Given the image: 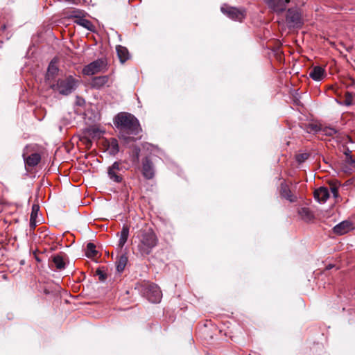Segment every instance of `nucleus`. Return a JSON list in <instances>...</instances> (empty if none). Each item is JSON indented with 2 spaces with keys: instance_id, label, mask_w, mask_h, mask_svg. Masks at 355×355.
<instances>
[{
  "instance_id": "f257e3e1",
  "label": "nucleus",
  "mask_w": 355,
  "mask_h": 355,
  "mask_svg": "<svg viewBox=\"0 0 355 355\" xmlns=\"http://www.w3.org/2000/svg\"><path fill=\"white\" fill-rule=\"evenodd\" d=\"M121 138L128 141L134 140L129 135H137L141 130L139 120L132 114L125 112L118 113L113 119Z\"/></svg>"
},
{
  "instance_id": "f03ea898",
  "label": "nucleus",
  "mask_w": 355,
  "mask_h": 355,
  "mask_svg": "<svg viewBox=\"0 0 355 355\" xmlns=\"http://www.w3.org/2000/svg\"><path fill=\"white\" fill-rule=\"evenodd\" d=\"M137 239V254L142 257L149 255L158 243V238L151 228L141 230Z\"/></svg>"
},
{
  "instance_id": "7ed1b4c3",
  "label": "nucleus",
  "mask_w": 355,
  "mask_h": 355,
  "mask_svg": "<svg viewBox=\"0 0 355 355\" xmlns=\"http://www.w3.org/2000/svg\"><path fill=\"white\" fill-rule=\"evenodd\" d=\"M285 12V24L288 29H301L303 27L304 19L301 8L295 6L286 9Z\"/></svg>"
},
{
  "instance_id": "20e7f679",
  "label": "nucleus",
  "mask_w": 355,
  "mask_h": 355,
  "mask_svg": "<svg viewBox=\"0 0 355 355\" xmlns=\"http://www.w3.org/2000/svg\"><path fill=\"white\" fill-rule=\"evenodd\" d=\"M78 87V80L72 76H69L64 79H58L56 84H53L51 87L59 94L67 96L76 89Z\"/></svg>"
},
{
  "instance_id": "39448f33",
  "label": "nucleus",
  "mask_w": 355,
  "mask_h": 355,
  "mask_svg": "<svg viewBox=\"0 0 355 355\" xmlns=\"http://www.w3.org/2000/svg\"><path fill=\"white\" fill-rule=\"evenodd\" d=\"M221 12L228 18L238 21H242L246 17V10L244 8H236L223 5L220 8Z\"/></svg>"
},
{
  "instance_id": "423d86ee",
  "label": "nucleus",
  "mask_w": 355,
  "mask_h": 355,
  "mask_svg": "<svg viewBox=\"0 0 355 355\" xmlns=\"http://www.w3.org/2000/svg\"><path fill=\"white\" fill-rule=\"evenodd\" d=\"M143 292L148 300L152 303L160 302L162 293L159 287L155 284H147L144 286Z\"/></svg>"
},
{
  "instance_id": "0eeeda50",
  "label": "nucleus",
  "mask_w": 355,
  "mask_h": 355,
  "mask_svg": "<svg viewBox=\"0 0 355 355\" xmlns=\"http://www.w3.org/2000/svg\"><path fill=\"white\" fill-rule=\"evenodd\" d=\"M291 0H264L268 8L277 15L286 11Z\"/></svg>"
},
{
  "instance_id": "6e6552de",
  "label": "nucleus",
  "mask_w": 355,
  "mask_h": 355,
  "mask_svg": "<svg viewBox=\"0 0 355 355\" xmlns=\"http://www.w3.org/2000/svg\"><path fill=\"white\" fill-rule=\"evenodd\" d=\"M123 167L121 163L119 162H114L107 168V175L112 181L120 183L123 180L121 172H123Z\"/></svg>"
},
{
  "instance_id": "1a4fd4ad",
  "label": "nucleus",
  "mask_w": 355,
  "mask_h": 355,
  "mask_svg": "<svg viewBox=\"0 0 355 355\" xmlns=\"http://www.w3.org/2000/svg\"><path fill=\"white\" fill-rule=\"evenodd\" d=\"M105 66V62L102 59H97L83 69V73L86 76H92L100 72Z\"/></svg>"
},
{
  "instance_id": "9d476101",
  "label": "nucleus",
  "mask_w": 355,
  "mask_h": 355,
  "mask_svg": "<svg viewBox=\"0 0 355 355\" xmlns=\"http://www.w3.org/2000/svg\"><path fill=\"white\" fill-rule=\"evenodd\" d=\"M142 174L147 180L153 178L155 175L154 164L148 157L142 160Z\"/></svg>"
},
{
  "instance_id": "9b49d317",
  "label": "nucleus",
  "mask_w": 355,
  "mask_h": 355,
  "mask_svg": "<svg viewBox=\"0 0 355 355\" xmlns=\"http://www.w3.org/2000/svg\"><path fill=\"white\" fill-rule=\"evenodd\" d=\"M329 196V191L325 187H321L314 191V198L320 204L326 202Z\"/></svg>"
},
{
  "instance_id": "f8f14e48",
  "label": "nucleus",
  "mask_w": 355,
  "mask_h": 355,
  "mask_svg": "<svg viewBox=\"0 0 355 355\" xmlns=\"http://www.w3.org/2000/svg\"><path fill=\"white\" fill-rule=\"evenodd\" d=\"M352 223L350 221L343 220L334 226V232L337 234L343 235L347 233L352 229Z\"/></svg>"
},
{
  "instance_id": "ddd939ff",
  "label": "nucleus",
  "mask_w": 355,
  "mask_h": 355,
  "mask_svg": "<svg viewBox=\"0 0 355 355\" xmlns=\"http://www.w3.org/2000/svg\"><path fill=\"white\" fill-rule=\"evenodd\" d=\"M107 76H96L92 78L91 80V87L96 89H102L108 82Z\"/></svg>"
},
{
  "instance_id": "4468645a",
  "label": "nucleus",
  "mask_w": 355,
  "mask_h": 355,
  "mask_svg": "<svg viewBox=\"0 0 355 355\" xmlns=\"http://www.w3.org/2000/svg\"><path fill=\"white\" fill-rule=\"evenodd\" d=\"M325 74L324 68L320 66L314 67L309 73V76L315 81H320L323 79Z\"/></svg>"
},
{
  "instance_id": "2eb2a0df",
  "label": "nucleus",
  "mask_w": 355,
  "mask_h": 355,
  "mask_svg": "<svg viewBox=\"0 0 355 355\" xmlns=\"http://www.w3.org/2000/svg\"><path fill=\"white\" fill-rule=\"evenodd\" d=\"M116 51L117 56L121 63H124L130 59V55L126 47L121 45H117L116 46Z\"/></svg>"
},
{
  "instance_id": "dca6fc26",
  "label": "nucleus",
  "mask_w": 355,
  "mask_h": 355,
  "mask_svg": "<svg viewBox=\"0 0 355 355\" xmlns=\"http://www.w3.org/2000/svg\"><path fill=\"white\" fill-rule=\"evenodd\" d=\"M24 160L26 165L33 167L39 164L41 160V156L39 153H35L26 157L24 155Z\"/></svg>"
},
{
  "instance_id": "f3484780",
  "label": "nucleus",
  "mask_w": 355,
  "mask_h": 355,
  "mask_svg": "<svg viewBox=\"0 0 355 355\" xmlns=\"http://www.w3.org/2000/svg\"><path fill=\"white\" fill-rule=\"evenodd\" d=\"M130 232V227L127 225H123L121 231L117 234L119 235V246L123 248L128 241Z\"/></svg>"
},
{
  "instance_id": "a211bd4d",
  "label": "nucleus",
  "mask_w": 355,
  "mask_h": 355,
  "mask_svg": "<svg viewBox=\"0 0 355 355\" xmlns=\"http://www.w3.org/2000/svg\"><path fill=\"white\" fill-rule=\"evenodd\" d=\"M59 71L58 67L55 64V63L52 60L50 62L47 71L45 76V78L47 80H53L55 76L58 74Z\"/></svg>"
},
{
  "instance_id": "6ab92c4d",
  "label": "nucleus",
  "mask_w": 355,
  "mask_h": 355,
  "mask_svg": "<svg viewBox=\"0 0 355 355\" xmlns=\"http://www.w3.org/2000/svg\"><path fill=\"white\" fill-rule=\"evenodd\" d=\"M73 22L92 33H94L96 31L95 26H94L92 22L85 19V17H83L79 19H75Z\"/></svg>"
},
{
  "instance_id": "aec40b11",
  "label": "nucleus",
  "mask_w": 355,
  "mask_h": 355,
  "mask_svg": "<svg viewBox=\"0 0 355 355\" xmlns=\"http://www.w3.org/2000/svg\"><path fill=\"white\" fill-rule=\"evenodd\" d=\"M52 261L55 265V267L58 270H62L66 268V262L64 259L61 254H57L51 257Z\"/></svg>"
},
{
  "instance_id": "412c9836",
  "label": "nucleus",
  "mask_w": 355,
  "mask_h": 355,
  "mask_svg": "<svg viewBox=\"0 0 355 355\" xmlns=\"http://www.w3.org/2000/svg\"><path fill=\"white\" fill-rule=\"evenodd\" d=\"M281 196L288 201L293 202L296 200V198L292 194L291 191L286 184H281Z\"/></svg>"
},
{
  "instance_id": "4be33fe9",
  "label": "nucleus",
  "mask_w": 355,
  "mask_h": 355,
  "mask_svg": "<svg viewBox=\"0 0 355 355\" xmlns=\"http://www.w3.org/2000/svg\"><path fill=\"white\" fill-rule=\"evenodd\" d=\"M298 214L305 221H311L314 218V215L309 207H301L298 210Z\"/></svg>"
},
{
  "instance_id": "5701e85b",
  "label": "nucleus",
  "mask_w": 355,
  "mask_h": 355,
  "mask_svg": "<svg viewBox=\"0 0 355 355\" xmlns=\"http://www.w3.org/2000/svg\"><path fill=\"white\" fill-rule=\"evenodd\" d=\"M128 263V257L125 254L121 255L116 261V269L119 273L122 272Z\"/></svg>"
},
{
  "instance_id": "b1692460",
  "label": "nucleus",
  "mask_w": 355,
  "mask_h": 355,
  "mask_svg": "<svg viewBox=\"0 0 355 355\" xmlns=\"http://www.w3.org/2000/svg\"><path fill=\"white\" fill-rule=\"evenodd\" d=\"M354 94L347 92L345 93V99L343 101H337L340 105L345 106H351L355 104Z\"/></svg>"
},
{
  "instance_id": "393cba45",
  "label": "nucleus",
  "mask_w": 355,
  "mask_h": 355,
  "mask_svg": "<svg viewBox=\"0 0 355 355\" xmlns=\"http://www.w3.org/2000/svg\"><path fill=\"white\" fill-rule=\"evenodd\" d=\"M109 153L112 155H116L119 152L118 141L116 139H112L108 146Z\"/></svg>"
},
{
  "instance_id": "a878e982",
  "label": "nucleus",
  "mask_w": 355,
  "mask_h": 355,
  "mask_svg": "<svg viewBox=\"0 0 355 355\" xmlns=\"http://www.w3.org/2000/svg\"><path fill=\"white\" fill-rule=\"evenodd\" d=\"M98 254V251L96 250V245L92 242H89L86 245L85 255L87 257H96Z\"/></svg>"
},
{
  "instance_id": "bb28decb",
  "label": "nucleus",
  "mask_w": 355,
  "mask_h": 355,
  "mask_svg": "<svg viewBox=\"0 0 355 355\" xmlns=\"http://www.w3.org/2000/svg\"><path fill=\"white\" fill-rule=\"evenodd\" d=\"M85 12L84 10L80 9H74L69 12L68 17L79 19L81 17H85Z\"/></svg>"
},
{
  "instance_id": "cd10ccee",
  "label": "nucleus",
  "mask_w": 355,
  "mask_h": 355,
  "mask_svg": "<svg viewBox=\"0 0 355 355\" xmlns=\"http://www.w3.org/2000/svg\"><path fill=\"white\" fill-rule=\"evenodd\" d=\"M343 154L345 156V163L353 165L355 164V159H354L352 156V151L349 149V148H346Z\"/></svg>"
},
{
  "instance_id": "c85d7f7f",
  "label": "nucleus",
  "mask_w": 355,
  "mask_h": 355,
  "mask_svg": "<svg viewBox=\"0 0 355 355\" xmlns=\"http://www.w3.org/2000/svg\"><path fill=\"white\" fill-rule=\"evenodd\" d=\"M320 131L322 132L324 135L329 137H331L338 133V131L336 129L328 126L321 128Z\"/></svg>"
},
{
  "instance_id": "c756f323",
  "label": "nucleus",
  "mask_w": 355,
  "mask_h": 355,
  "mask_svg": "<svg viewBox=\"0 0 355 355\" xmlns=\"http://www.w3.org/2000/svg\"><path fill=\"white\" fill-rule=\"evenodd\" d=\"M305 129L307 132L310 133L311 132H318L320 131L321 128L317 124L309 123L305 125Z\"/></svg>"
},
{
  "instance_id": "7c9ffc66",
  "label": "nucleus",
  "mask_w": 355,
  "mask_h": 355,
  "mask_svg": "<svg viewBox=\"0 0 355 355\" xmlns=\"http://www.w3.org/2000/svg\"><path fill=\"white\" fill-rule=\"evenodd\" d=\"M309 157L310 154L308 153H301L296 155V161L299 164H300L307 160Z\"/></svg>"
},
{
  "instance_id": "2f4dec72",
  "label": "nucleus",
  "mask_w": 355,
  "mask_h": 355,
  "mask_svg": "<svg viewBox=\"0 0 355 355\" xmlns=\"http://www.w3.org/2000/svg\"><path fill=\"white\" fill-rule=\"evenodd\" d=\"M96 274L98 276L100 282H103L106 280L107 275L102 268H98L96 271Z\"/></svg>"
},
{
  "instance_id": "473e14b6",
  "label": "nucleus",
  "mask_w": 355,
  "mask_h": 355,
  "mask_svg": "<svg viewBox=\"0 0 355 355\" xmlns=\"http://www.w3.org/2000/svg\"><path fill=\"white\" fill-rule=\"evenodd\" d=\"M40 209V207L37 205H33L32 207V211L31 214V218H35L37 216V212Z\"/></svg>"
},
{
  "instance_id": "72a5a7b5",
  "label": "nucleus",
  "mask_w": 355,
  "mask_h": 355,
  "mask_svg": "<svg viewBox=\"0 0 355 355\" xmlns=\"http://www.w3.org/2000/svg\"><path fill=\"white\" fill-rule=\"evenodd\" d=\"M331 191L332 193L333 196L336 198L338 196V189L336 187H333L331 188Z\"/></svg>"
},
{
  "instance_id": "f704fd0d",
  "label": "nucleus",
  "mask_w": 355,
  "mask_h": 355,
  "mask_svg": "<svg viewBox=\"0 0 355 355\" xmlns=\"http://www.w3.org/2000/svg\"><path fill=\"white\" fill-rule=\"evenodd\" d=\"M36 227L35 218H30V227L31 229H35Z\"/></svg>"
},
{
  "instance_id": "c9c22d12",
  "label": "nucleus",
  "mask_w": 355,
  "mask_h": 355,
  "mask_svg": "<svg viewBox=\"0 0 355 355\" xmlns=\"http://www.w3.org/2000/svg\"><path fill=\"white\" fill-rule=\"evenodd\" d=\"M91 132H92V135H96L97 133L101 132L100 130L97 128H94L91 129Z\"/></svg>"
},
{
  "instance_id": "e433bc0d",
  "label": "nucleus",
  "mask_w": 355,
  "mask_h": 355,
  "mask_svg": "<svg viewBox=\"0 0 355 355\" xmlns=\"http://www.w3.org/2000/svg\"><path fill=\"white\" fill-rule=\"evenodd\" d=\"M293 103L295 105H301V102L298 98L295 97L293 99Z\"/></svg>"
},
{
  "instance_id": "4c0bfd02",
  "label": "nucleus",
  "mask_w": 355,
  "mask_h": 355,
  "mask_svg": "<svg viewBox=\"0 0 355 355\" xmlns=\"http://www.w3.org/2000/svg\"><path fill=\"white\" fill-rule=\"evenodd\" d=\"M334 267V264H328L327 266H326V270H329L331 269H332Z\"/></svg>"
},
{
  "instance_id": "58836bf2",
  "label": "nucleus",
  "mask_w": 355,
  "mask_h": 355,
  "mask_svg": "<svg viewBox=\"0 0 355 355\" xmlns=\"http://www.w3.org/2000/svg\"><path fill=\"white\" fill-rule=\"evenodd\" d=\"M136 152H137V153L138 154V153L140 152V148H138V147H137V148H136Z\"/></svg>"
},
{
  "instance_id": "ea45409f",
  "label": "nucleus",
  "mask_w": 355,
  "mask_h": 355,
  "mask_svg": "<svg viewBox=\"0 0 355 355\" xmlns=\"http://www.w3.org/2000/svg\"><path fill=\"white\" fill-rule=\"evenodd\" d=\"M24 263H25V261H24V260H21V261H20V264H21V265H24Z\"/></svg>"
},
{
  "instance_id": "a19ab883",
  "label": "nucleus",
  "mask_w": 355,
  "mask_h": 355,
  "mask_svg": "<svg viewBox=\"0 0 355 355\" xmlns=\"http://www.w3.org/2000/svg\"><path fill=\"white\" fill-rule=\"evenodd\" d=\"M5 28H6V25H3V26H2V29H3V30H4Z\"/></svg>"
},
{
  "instance_id": "79ce46f5",
  "label": "nucleus",
  "mask_w": 355,
  "mask_h": 355,
  "mask_svg": "<svg viewBox=\"0 0 355 355\" xmlns=\"http://www.w3.org/2000/svg\"><path fill=\"white\" fill-rule=\"evenodd\" d=\"M36 260H37V261H40V259L39 258H37V257L36 258Z\"/></svg>"
}]
</instances>
